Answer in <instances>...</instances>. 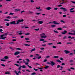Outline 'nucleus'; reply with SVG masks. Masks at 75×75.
I'll list each match as a JSON object with an SVG mask.
<instances>
[{"mask_svg": "<svg viewBox=\"0 0 75 75\" xmlns=\"http://www.w3.org/2000/svg\"><path fill=\"white\" fill-rule=\"evenodd\" d=\"M75 12V11H71L70 13H74Z\"/></svg>", "mask_w": 75, "mask_h": 75, "instance_id": "nucleus-59", "label": "nucleus"}, {"mask_svg": "<svg viewBox=\"0 0 75 75\" xmlns=\"http://www.w3.org/2000/svg\"><path fill=\"white\" fill-rule=\"evenodd\" d=\"M10 24H16V21H13L10 23Z\"/></svg>", "mask_w": 75, "mask_h": 75, "instance_id": "nucleus-6", "label": "nucleus"}, {"mask_svg": "<svg viewBox=\"0 0 75 75\" xmlns=\"http://www.w3.org/2000/svg\"><path fill=\"white\" fill-rule=\"evenodd\" d=\"M60 22L61 23H65V21H64L63 20L60 21Z\"/></svg>", "mask_w": 75, "mask_h": 75, "instance_id": "nucleus-40", "label": "nucleus"}, {"mask_svg": "<svg viewBox=\"0 0 75 75\" xmlns=\"http://www.w3.org/2000/svg\"><path fill=\"white\" fill-rule=\"evenodd\" d=\"M67 1H65L63 2L62 3H61V4H64L65 3H67Z\"/></svg>", "mask_w": 75, "mask_h": 75, "instance_id": "nucleus-24", "label": "nucleus"}, {"mask_svg": "<svg viewBox=\"0 0 75 75\" xmlns=\"http://www.w3.org/2000/svg\"><path fill=\"white\" fill-rule=\"evenodd\" d=\"M24 36H21V38H24Z\"/></svg>", "mask_w": 75, "mask_h": 75, "instance_id": "nucleus-62", "label": "nucleus"}, {"mask_svg": "<svg viewBox=\"0 0 75 75\" xmlns=\"http://www.w3.org/2000/svg\"><path fill=\"white\" fill-rule=\"evenodd\" d=\"M67 38V36H65L63 38V40H65V38Z\"/></svg>", "mask_w": 75, "mask_h": 75, "instance_id": "nucleus-51", "label": "nucleus"}, {"mask_svg": "<svg viewBox=\"0 0 75 75\" xmlns=\"http://www.w3.org/2000/svg\"><path fill=\"white\" fill-rule=\"evenodd\" d=\"M47 64H48L49 65H50L51 64V63L49 62H47Z\"/></svg>", "mask_w": 75, "mask_h": 75, "instance_id": "nucleus-53", "label": "nucleus"}, {"mask_svg": "<svg viewBox=\"0 0 75 75\" xmlns=\"http://www.w3.org/2000/svg\"><path fill=\"white\" fill-rule=\"evenodd\" d=\"M4 21H9L10 20L8 19H5L4 20Z\"/></svg>", "mask_w": 75, "mask_h": 75, "instance_id": "nucleus-29", "label": "nucleus"}, {"mask_svg": "<svg viewBox=\"0 0 75 75\" xmlns=\"http://www.w3.org/2000/svg\"><path fill=\"white\" fill-rule=\"evenodd\" d=\"M64 52H65V54H69L70 52L67 50H64Z\"/></svg>", "mask_w": 75, "mask_h": 75, "instance_id": "nucleus-9", "label": "nucleus"}, {"mask_svg": "<svg viewBox=\"0 0 75 75\" xmlns=\"http://www.w3.org/2000/svg\"><path fill=\"white\" fill-rule=\"evenodd\" d=\"M35 31H39V30H40V28L35 29Z\"/></svg>", "mask_w": 75, "mask_h": 75, "instance_id": "nucleus-30", "label": "nucleus"}, {"mask_svg": "<svg viewBox=\"0 0 75 75\" xmlns=\"http://www.w3.org/2000/svg\"><path fill=\"white\" fill-rule=\"evenodd\" d=\"M68 34L69 35H75V33H68Z\"/></svg>", "mask_w": 75, "mask_h": 75, "instance_id": "nucleus-12", "label": "nucleus"}, {"mask_svg": "<svg viewBox=\"0 0 75 75\" xmlns=\"http://www.w3.org/2000/svg\"><path fill=\"white\" fill-rule=\"evenodd\" d=\"M54 10H58V8H54Z\"/></svg>", "mask_w": 75, "mask_h": 75, "instance_id": "nucleus-64", "label": "nucleus"}, {"mask_svg": "<svg viewBox=\"0 0 75 75\" xmlns=\"http://www.w3.org/2000/svg\"><path fill=\"white\" fill-rule=\"evenodd\" d=\"M40 49L41 50H44V47H41L40 48Z\"/></svg>", "mask_w": 75, "mask_h": 75, "instance_id": "nucleus-41", "label": "nucleus"}, {"mask_svg": "<svg viewBox=\"0 0 75 75\" xmlns=\"http://www.w3.org/2000/svg\"><path fill=\"white\" fill-rule=\"evenodd\" d=\"M46 9L47 10H51V9H52V8H51V7H49L46 8Z\"/></svg>", "mask_w": 75, "mask_h": 75, "instance_id": "nucleus-11", "label": "nucleus"}, {"mask_svg": "<svg viewBox=\"0 0 75 75\" xmlns=\"http://www.w3.org/2000/svg\"><path fill=\"white\" fill-rule=\"evenodd\" d=\"M24 12H25V11H21V13L22 14L23 13H24Z\"/></svg>", "mask_w": 75, "mask_h": 75, "instance_id": "nucleus-49", "label": "nucleus"}, {"mask_svg": "<svg viewBox=\"0 0 75 75\" xmlns=\"http://www.w3.org/2000/svg\"><path fill=\"white\" fill-rule=\"evenodd\" d=\"M6 26H9V25H10V24H9V23H7L6 24Z\"/></svg>", "mask_w": 75, "mask_h": 75, "instance_id": "nucleus-45", "label": "nucleus"}, {"mask_svg": "<svg viewBox=\"0 0 75 75\" xmlns=\"http://www.w3.org/2000/svg\"><path fill=\"white\" fill-rule=\"evenodd\" d=\"M36 14H37V15H39L40 14V13H36Z\"/></svg>", "mask_w": 75, "mask_h": 75, "instance_id": "nucleus-52", "label": "nucleus"}, {"mask_svg": "<svg viewBox=\"0 0 75 75\" xmlns=\"http://www.w3.org/2000/svg\"><path fill=\"white\" fill-rule=\"evenodd\" d=\"M47 44L49 45H52L53 44L52 43H49Z\"/></svg>", "mask_w": 75, "mask_h": 75, "instance_id": "nucleus-34", "label": "nucleus"}, {"mask_svg": "<svg viewBox=\"0 0 75 75\" xmlns=\"http://www.w3.org/2000/svg\"><path fill=\"white\" fill-rule=\"evenodd\" d=\"M54 58H59V57L58 56H55L54 57Z\"/></svg>", "mask_w": 75, "mask_h": 75, "instance_id": "nucleus-32", "label": "nucleus"}, {"mask_svg": "<svg viewBox=\"0 0 75 75\" xmlns=\"http://www.w3.org/2000/svg\"><path fill=\"white\" fill-rule=\"evenodd\" d=\"M4 58L6 59H8V57L7 56H5L4 57Z\"/></svg>", "mask_w": 75, "mask_h": 75, "instance_id": "nucleus-25", "label": "nucleus"}, {"mask_svg": "<svg viewBox=\"0 0 75 75\" xmlns=\"http://www.w3.org/2000/svg\"><path fill=\"white\" fill-rule=\"evenodd\" d=\"M62 30V29L61 28H57V30Z\"/></svg>", "mask_w": 75, "mask_h": 75, "instance_id": "nucleus-23", "label": "nucleus"}, {"mask_svg": "<svg viewBox=\"0 0 75 75\" xmlns=\"http://www.w3.org/2000/svg\"><path fill=\"white\" fill-rule=\"evenodd\" d=\"M15 12H16V11H21V9H15Z\"/></svg>", "mask_w": 75, "mask_h": 75, "instance_id": "nucleus-15", "label": "nucleus"}, {"mask_svg": "<svg viewBox=\"0 0 75 75\" xmlns=\"http://www.w3.org/2000/svg\"><path fill=\"white\" fill-rule=\"evenodd\" d=\"M57 62H59V63H61V61H60V60L59 59L57 60H56Z\"/></svg>", "mask_w": 75, "mask_h": 75, "instance_id": "nucleus-21", "label": "nucleus"}, {"mask_svg": "<svg viewBox=\"0 0 75 75\" xmlns=\"http://www.w3.org/2000/svg\"><path fill=\"white\" fill-rule=\"evenodd\" d=\"M25 40H30V39H29V38H25Z\"/></svg>", "mask_w": 75, "mask_h": 75, "instance_id": "nucleus-19", "label": "nucleus"}, {"mask_svg": "<svg viewBox=\"0 0 75 75\" xmlns=\"http://www.w3.org/2000/svg\"><path fill=\"white\" fill-rule=\"evenodd\" d=\"M14 65H16V66H17V67H19L20 66L19 65L16 64H14Z\"/></svg>", "mask_w": 75, "mask_h": 75, "instance_id": "nucleus-39", "label": "nucleus"}, {"mask_svg": "<svg viewBox=\"0 0 75 75\" xmlns=\"http://www.w3.org/2000/svg\"><path fill=\"white\" fill-rule=\"evenodd\" d=\"M23 21H24V20L23 19H19L16 21V24H18L20 22H23Z\"/></svg>", "mask_w": 75, "mask_h": 75, "instance_id": "nucleus-2", "label": "nucleus"}, {"mask_svg": "<svg viewBox=\"0 0 75 75\" xmlns=\"http://www.w3.org/2000/svg\"><path fill=\"white\" fill-rule=\"evenodd\" d=\"M38 23H39L40 24H42V23H43L44 22L42 21H39L38 22Z\"/></svg>", "mask_w": 75, "mask_h": 75, "instance_id": "nucleus-14", "label": "nucleus"}, {"mask_svg": "<svg viewBox=\"0 0 75 75\" xmlns=\"http://www.w3.org/2000/svg\"><path fill=\"white\" fill-rule=\"evenodd\" d=\"M21 66H20V67L18 68V70H21Z\"/></svg>", "mask_w": 75, "mask_h": 75, "instance_id": "nucleus-43", "label": "nucleus"}, {"mask_svg": "<svg viewBox=\"0 0 75 75\" xmlns=\"http://www.w3.org/2000/svg\"><path fill=\"white\" fill-rule=\"evenodd\" d=\"M21 67L23 68H26V67H25V65L21 66Z\"/></svg>", "mask_w": 75, "mask_h": 75, "instance_id": "nucleus-26", "label": "nucleus"}, {"mask_svg": "<svg viewBox=\"0 0 75 75\" xmlns=\"http://www.w3.org/2000/svg\"><path fill=\"white\" fill-rule=\"evenodd\" d=\"M57 44H61L62 43L61 42H59L57 43Z\"/></svg>", "mask_w": 75, "mask_h": 75, "instance_id": "nucleus-58", "label": "nucleus"}, {"mask_svg": "<svg viewBox=\"0 0 75 75\" xmlns=\"http://www.w3.org/2000/svg\"><path fill=\"white\" fill-rule=\"evenodd\" d=\"M8 34L7 33H5L4 34L1 35H0V40H5V38H7V37H6V35H7Z\"/></svg>", "mask_w": 75, "mask_h": 75, "instance_id": "nucleus-1", "label": "nucleus"}, {"mask_svg": "<svg viewBox=\"0 0 75 75\" xmlns=\"http://www.w3.org/2000/svg\"><path fill=\"white\" fill-rule=\"evenodd\" d=\"M1 61H3V62H6V60H3V59H1Z\"/></svg>", "mask_w": 75, "mask_h": 75, "instance_id": "nucleus-44", "label": "nucleus"}, {"mask_svg": "<svg viewBox=\"0 0 75 75\" xmlns=\"http://www.w3.org/2000/svg\"><path fill=\"white\" fill-rule=\"evenodd\" d=\"M30 2L31 3H34V0H30Z\"/></svg>", "mask_w": 75, "mask_h": 75, "instance_id": "nucleus-48", "label": "nucleus"}, {"mask_svg": "<svg viewBox=\"0 0 75 75\" xmlns=\"http://www.w3.org/2000/svg\"><path fill=\"white\" fill-rule=\"evenodd\" d=\"M41 38H46L47 37V36L45 35V36H42L41 37Z\"/></svg>", "mask_w": 75, "mask_h": 75, "instance_id": "nucleus-16", "label": "nucleus"}, {"mask_svg": "<svg viewBox=\"0 0 75 75\" xmlns=\"http://www.w3.org/2000/svg\"><path fill=\"white\" fill-rule=\"evenodd\" d=\"M49 67H50L48 66H45V67H44V68H45V69H47L49 68Z\"/></svg>", "mask_w": 75, "mask_h": 75, "instance_id": "nucleus-17", "label": "nucleus"}, {"mask_svg": "<svg viewBox=\"0 0 75 75\" xmlns=\"http://www.w3.org/2000/svg\"><path fill=\"white\" fill-rule=\"evenodd\" d=\"M70 55H72L73 53H70L69 54Z\"/></svg>", "mask_w": 75, "mask_h": 75, "instance_id": "nucleus-61", "label": "nucleus"}, {"mask_svg": "<svg viewBox=\"0 0 75 75\" xmlns=\"http://www.w3.org/2000/svg\"><path fill=\"white\" fill-rule=\"evenodd\" d=\"M54 33H57V34H58V32L57 31L55 30H54Z\"/></svg>", "mask_w": 75, "mask_h": 75, "instance_id": "nucleus-22", "label": "nucleus"}, {"mask_svg": "<svg viewBox=\"0 0 75 75\" xmlns=\"http://www.w3.org/2000/svg\"><path fill=\"white\" fill-rule=\"evenodd\" d=\"M9 49H10V50L12 51H13V50H14V49L13 48V47H9Z\"/></svg>", "mask_w": 75, "mask_h": 75, "instance_id": "nucleus-33", "label": "nucleus"}, {"mask_svg": "<svg viewBox=\"0 0 75 75\" xmlns=\"http://www.w3.org/2000/svg\"><path fill=\"white\" fill-rule=\"evenodd\" d=\"M1 66H2V67H6V65L3 64H1Z\"/></svg>", "mask_w": 75, "mask_h": 75, "instance_id": "nucleus-37", "label": "nucleus"}, {"mask_svg": "<svg viewBox=\"0 0 75 75\" xmlns=\"http://www.w3.org/2000/svg\"><path fill=\"white\" fill-rule=\"evenodd\" d=\"M15 72L16 73V75H19L18 74H21V71H19L18 72L17 71H15Z\"/></svg>", "mask_w": 75, "mask_h": 75, "instance_id": "nucleus-4", "label": "nucleus"}, {"mask_svg": "<svg viewBox=\"0 0 75 75\" xmlns=\"http://www.w3.org/2000/svg\"><path fill=\"white\" fill-rule=\"evenodd\" d=\"M45 40L44 39H40L39 41H44Z\"/></svg>", "mask_w": 75, "mask_h": 75, "instance_id": "nucleus-35", "label": "nucleus"}, {"mask_svg": "<svg viewBox=\"0 0 75 75\" xmlns=\"http://www.w3.org/2000/svg\"><path fill=\"white\" fill-rule=\"evenodd\" d=\"M53 24H55V25H59V23H57V22L56 21H53Z\"/></svg>", "mask_w": 75, "mask_h": 75, "instance_id": "nucleus-5", "label": "nucleus"}, {"mask_svg": "<svg viewBox=\"0 0 75 75\" xmlns=\"http://www.w3.org/2000/svg\"><path fill=\"white\" fill-rule=\"evenodd\" d=\"M47 59H45L44 60L43 62H47Z\"/></svg>", "mask_w": 75, "mask_h": 75, "instance_id": "nucleus-36", "label": "nucleus"}, {"mask_svg": "<svg viewBox=\"0 0 75 75\" xmlns=\"http://www.w3.org/2000/svg\"><path fill=\"white\" fill-rule=\"evenodd\" d=\"M30 35V33H27L25 34V35Z\"/></svg>", "mask_w": 75, "mask_h": 75, "instance_id": "nucleus-46", "label": "nucleus"}, {"mask_svg": "<svg viewBox=\"0 0 75 75\" xmlns=\"http://www.w3.org/2000/svg\"><path fill=\"white\" fill-rule=\"evenodd\" d=\"M34 71H38V69L35 68L34 69Z\"/></svg>", "mask_w": 75, "mask_h": 75, "instance_id": "nucleus-54", "label": "nucleus"}, {"mask_svg": "<svg viewBox=\"0 0 75 75\" xmlns=\"http://www.w3.org/2000/svg\"><path fill=\"white\" fill-rule=\"evenodd\" d=\"M60 9H61V10H62L63 11H68V9H66V8H64V7H61L60 8Z\"/></svg>", "mask_w": 75, "mask_h": 75, "instance_id": "nucleus-3", "label": "nucleus"}, {"mask_svg": "<svg viewBox=\"0 0 75 75\" xmlns=\"http://www.w3.org/2000/svg\"><path fill=\"white\" fill-rule=\"evenodd\" d=\"M35 50V48H34L33 49H32L31 50V52H30L31 53L32 52V51H34Z\"/></svg>", "mask_w": 75, "mask_h": 75, "instance_id": "nucleus-18", "label": "nucleus"}, {"mask_svg": "<svg viewBox=\"0 0 75 75\" xmlns=\"http://www.w3.org/2000/svg\"><path fill=\"white\" fill-rule=\"evenodd\" d=\"M14 14V13H12L11 12L10 13L9 15H13Z\"/></svg>", "mask_w": 75, "mask_h": 75, "instance_id": "nucleus-38", "label": "nucleus"}, {"mask_svg": "<svg viewBox=\"0 0 75 75\" xmlns=\"http://www.w3.org/2000/svg\"><path fill=\"white\" fill-rule=\"evenodd\" d=\"M24 45H25V46H30V45H28L27 44H24Z\"/></svg>", "mask_w": 75, "mask_h": 75, "instance_id": "nucleus-20", "label": "nucleus"}, {"mask_svg": "<svg viewBox=\"0 0 75 75\" xmlns=\"http://www.w3.org/2000/svg\"><path fill=\"white\" fill-rule=\"evenodd\" d=\"M50 62H51L50 64L51 65V66L52 67H53V66H54V65H55V64L54 63V62L51 61Z\"/></svg>", "mask_w": 75, "mask_h": 75, "instance_id": "nucleus-7", "label": "nucleus"}, {"mask_svg": "<svg viewBox=\"0 0 75 75\" xmlns=\"http://www.w3.org/2000/svg\"><path fill=\"white\" fill-rule=\"evenodd\" d=\"M35 55L37 58H38V56H40V55H39V54H35Z\"/></svg>", "mask_w": 75, "mask_h": 75, "instance_id": "nucleus-27", "label": "nucleus"}, {"mask_svg": "<svg viewBox=\"0 0 75 75\" xmlns=\"http://www.w3.org/2000/svg\"><path fill=\"white\" fill-rule=\"evenodd\" d=\"M67 33V30H64V32H62V34L64 35L65 34Z\"/></svg>", "mask_w": 75, "mask_h": 75, "instance_id": "nucleus-10", "label": "nucleus"}, {"mask_svg": "<svg viewBox=\"0 0 75 75\" xmlns=\"http://www.w3.org/2000/svg\"><path fill=\"white\" fill-rule=\"evenodd\" d=\"M5 74H7V75H10V71H7L5 73Z\"/></svg>", "mask_w": 75, "mask_h": 75, "instance_id": "nucleus-13", "label": "nucleus"}, {"mask_svg": "<svg viewBox=\"0 0 75 75\" xmlns=\"http://www.w3.org/2000/svg\"><path fill=\"white\" fill-rule=\"evenodd\" d=\"M35 26H33L32 27H31V28L32 29H33V28H35Z\"/></svg>", "mask_w": 75, "mask_h": 75, "instance_id": "nucleus-55", "label": "nucleus"}, {"mask_svg": "<svg viewBox=\"0 0 75 75\" xmlns=\"http://www.w3.org/2000/svg\"><path fill=\"white\" fill-rule=\"evenodd\" d=\"M17 50H22V49H20L19 48H17L16 49Z\"/></svg>", "mask_w": 75, "mask_h": 75, "instance_id": "nucleus-31", "label": "nucleus"}, {"mask_svg": "<svg viewBox=\"0 0 75 75\" xmlns=\"http://www.w3.org/2000/svg\"><path fill=\"white\" fill-rule=\"evenodd\" d=\"M20 52H16L14 53V55H18V54H20Z\"/></svg>", "mask_w": 75, "mask_h": 75, "instance_id": "nucleus-8", "label": "nucleus"}, {"mask_svg": "<svg viewBox=\"0 0 75 75\" xmlns=\"http://www.w3.org/2000/svg\"><path fill=\"white\" fill-rule=\"evenodd\" d=\"M74 9H75V8H71L70 9V11H72V10H74Z\"/></svg>", "mask_w": 75, "mask_h": 75, "instance_id": "nucleus-47", "label": "nucleus"}, {"mask_svg": "<svg viewBox=\"0 0 75 75\" xmlns=\"http://www.w3.org/2000/svg\"><path fill=\"white\" fill-rule=\"evenodd\" d=\"M60 67V65H58L57 66V68H59Z\"/></svg>", "mask_w": 75, "mask_h": 75, "instance_id": "nucleus-50", "label": "nucleus"}, {"mask_svg": "<svg viewBox=\"0 0 75 75\" xmlns=\"http://www.w3.org/2000/svg\"><path fill=\"white\" fill-rule=\"evenodd\" d=\"M23 63H25V60L23 59Z\"/></svg>", "mask_w": 75, "mask_h": 75, "instance_id": "nucleus-57", "label": "nucleus"}, {"mask_svg": "<svg viewBox=\"0 0 75 75\" xmlns=\"http://www.w3.org/2000/svg\"><path fill=\"white\" fill-rule=\"evenodd\" d=\"M71 32H74V33H75V30H72Z\"/></svg>", "mask_w": 75, "mask_h": 75, "instance_id": "nucleus-63", "label": "nucleus"}, {"mask_svg": "<svg viewBox=\"0 0 75 75\" xmlns=\"http://www.w3.org/2000/svg\"><path fill=\"white\" fill-rule=\"evenodd\" d=\"M26 60H27V62H30V60H29V59H26Z\"/></svg>", "mask_w": 75, "mask_h": 75, "instance_id": "nucleus-56", "label": "nucleus"}, {"mask_svg": "<svg viewBox=\"0 0 75 75\" xmlns=\"http://www.w3.org/2000/svg\"><path fill=\"white\" fill-rule=\"evenodd\" d=\"M56 25H51V27L52 28H54V27H55Z\"/></svg>", "mask_w": 75, "mask_h": 75, "instance_id": "nucleus-28", "label": "nucleus"}, {"mask_svg": "<svg viewBox=\"0 0 75 75\" xmlns=\"http://www.w3.org/2000/svg\"><path fill=\"white\" fill-rule=\"evenodd\" d=\"M46 58H50V56H47L46 57Z\"/></svg>", "mask_w": 75, "mask_h": 75, "instance_id": "nucleus-42", "label": "nucleus"}, {"mask_svg": "<svg viewBox=\"0 0 75 75\" xmlns=\"http://www.w3.org/2000/svg\"><path fill=\"white\" fill-rule=\"evenodd\" d=\"M27 66L28 67L30 68H32V67H31L30 66H29V65H27Z\"/></svg>", "mask_w": 75, "mask_h": 75, "instance_id": "nucleus-60", "label": "nucleus"}]
</instances>
